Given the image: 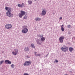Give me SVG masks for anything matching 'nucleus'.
Wrapping results in <instances>:
<instances>
[{
  "label": "nucleus",
  "mask_w": 75,
  "mask_h": 75,
  "mask_svg": "<svg viewBox=\"0 0 75 75\" xmlns=\"http://www.w3.org/2000/svg\"><path fill=\"white\" fill-rule=\"evenodd\" d=\"M24 3H22L21 5L20 4H18V7H21V8H22L24 6Z\"/></svg>",
  "instance_id": "obj_12"
},
{
  "label": "nucleus",
  "mask_w": 75,
  "mask_h": 75,
  "mask_svg": "<svg viewBox=\"0 0 75 75\" xmlns=\"http://www.w3.org/2000/svg\"><path fill=\"white\" fill-rule=\"evenodd\" d=\"M37 56H40V54H37Z\"/></svg>",
  "instance_id": "obj_24"
},
{
  "label": "nucleus",
  "mask_w": 75,
  "mask_h": 75,
  "mask_svg": "<svg viewBox=\"0 0 75 75\" xmlns=\"http://www.w3.org/2000/svg\"><path fill=\"white\" fill-rule=\"evenodd\" d=\"M38 44H39V45L41 44V43H39L38 42Z\"/></svg>",
  "instance_id": "obj_29"
},
{
  "label": "nucleus",
  "mask_w": 75,
  "mask_h": 75,
  "mask_svg": "<svg viewBox=\"0 0 75 75\" xmlns=\"http://www.w3.org/2000/svg\"><path fill=\"white\" fill-rule=\"evenodd\" d=\"M31 63L32 62H31V61H26L24 63V66H29L30 64H31Z\"/></svg>",
  "instance_id": "obj_5"
},
{
  "label": "nucleus",
  "mask_w": 75,
  "mask_h": 75,
  "mask_svg": "<svg viewBox=\"0 0 75 75\" xmlns=\"http://www.w3.org/2000/svg\"><path fill=\"white\" fill-rule=\"evenodd\" d=\"M27 28L26 26H23V28Z\"/></svg>",
  "instance_id": "obj_26"
},
{
  "label": "nucleus",
  "mask_w": 75,
  "mask_h": 75,
  "mask_svg": "<svg viewBox=\"0 0 75 75\" xmlns=\"http://www.w3.org/2000/svg\"><path fill=\"white\" fill-rule=\"evenodd\" d=\"M68 47H67L66 46H64L61 47L62 50L64 52H67L68 50Z\"/></svg>",
  "instance_id": "obj_2"
},
{
  "label": "nucleus",
  "mask_w": 75,
  "mask_h": 75,
  "mask_svg": "<svg viewBox=\"0 0 75 75\" xmlns=\"http://www.w3.org/2000/svg\"><path fill=\"white\" fill-rule=\"evenodd\" d=\"M5 9L6 11H8L6 13L7 16L9 17H13V14L11 13L12 9L11 8L6 7H5Z\"/></svg>",
  "instance_id": "obj_1"
},
{
  "label": "nucleus",
  "mask_w": 75,
  "mask_h": 75,
  "mask_svg": "<svg viewBox=\"0 0 75 75\" xmlns=\"http://www.w3.org/2000/svg\"><path fill=\"white\" fill-rule=\"evenodd\" d=\"M12 27V25L11 24H6V25H5V28L7 29H11Z\"/></svg>",
  "instance_id": "obj_4"
},
{
  "label": "nucleus",
  "mask_w": 75,
  "mask_h": 75,
  "mask_svg": "<svg viewBox=\"0 0 75 75\" xmlns=\"http://www.w3.org/2000/svg\"><path fill=\"white\" fill-rule=\"evenodd\" d=\"M41 19V18H35V20L36 21H40Z\"/></svg>",
  "instance_id": "obj_13"
},
{
  "label": "nucleus",
  "mask_w": 75,
  "mask_h": 75,
  "mask_svg": "<svg viewBox=\"0 0 75 75\" xmlns=\"http://www.w3.org/2000/svg\"><path fill=\"white\" fill-rule=\"evenodd\" d=\"M61 30L62 31H64L65 29H64V28L62 27V26H61Z\"/></svg>",
  "instance_id": "obj_17"
},
{
  "label": "nucleus",
  "mask_w": 75,
  "mask_h": 75,
  "mask_svg": "<svg viewBox=\"0 0 75 75\" xmlns=\"http://www.w3.org/2000/svg\"><path fill=\"white\" fill-rule=\"evenodd\" d=\"M55 61L57 62H58V61L57 60H55Z\"/></svg>",
  "instance_id": "obj_27"
},
{
  "label": "nucleus",
  "mask_w": 75,
  "mask_h": 75,
  "mask_svg": "<svg viewBox=\"0 0 75 75\" xmlns=\"http://www.w3.org/2000/svg\"><path fill=\"white\" fill-rule=\"evenodd\" d=\"M31 46L32 47H33L34 48L35 47V46H34V45H33V44H32Z\"/></svg>",
  "instance_id": "obj_20"
},
{
  "label": "nucleus",
  "mask_w": 75,
  "mask_h": 75,
  "mask_svg": "<svg viewBox=\"0 0 75 75\" xmlns=\"http://www.w3.org/2000/svg\"><path fill=\"white\" fill-rule=\"evenodd\" d=\"M26 57H29V56H26Z\"/></svg>",
  "instance_id": "obj_30"
},
{
  "label": "nucleus",
  "mask_w": 75,
  "mask_h": 75,
  "mask_svg": "<svg viewBox=\"0 0 75 75\" xmlns=\"http://www.w3.org/2000/svg\"><path fill=\"white\" fill-rule=\"evenodd\" d=\"M35 54L36 56H37L36 54L37 52H35Z\"/></svg>",
  "instance_id": "obj_25"
},
{
  "label": "nucleus",
  "mask_w": 75,
  "mask_h": 75,
  "mask_svg": "<svg viewBox=\"0 0 75 75\" xmlns=\"http://www.w3.org/2000/svg\"><path fill=\"white\" fill-rule=\"evenodd\" d=\"M4 62V61H3V60H2L1 61V62H0V64H1L2 63H3Z\"/></svg>",
  "instance_id": "obj_19"
},
{
  "label": "nucleus",
  "mask_w": 75,
  "mask_h": 75,
  "mask_svg": "<svg viewBox=\"0 0 75 75\" xmlns=\"http://www.w3.org/2000/svg\"><path fill=\"white\" fill-rule=\"evenodd\" d=\"M25 12L24 11H21V13H19L18 14V16L20 18H21L22 16L24 15Z\"/></svg>",
  "instance_id": "obj_3"
},
{
  "label": "nucleus",
  "mask_w": 75,
  "mask_h": 75,
  "mask_svg": "<svg viewBox=\"0 0 75 75\" xmlns=\"http://www.w3.org/2000/svg\"><path fill=\"white\" fill-rule=\"evenodd\" d=\"M28 3L29 4L31 5L32 3V2L31 1H28Z\"/></svg>",
  "instance_id": "obj_15"
},
{
  "label": "nucleus",
  "mask_w": 75,
  "mask_h": 75,
  "mask_svg": "<svg viewBox=\"0 0 75 75\" xmlns=\"http://www.w3.org/2000/svg\"><path fill=\"white\" fill-rule=\"evenodd\" d=\"M15 52L13 51L12 52V54L14 55H16L18 52V49H15Z\"/></svg>",
  "instance_id": "obj_8"
},
{
  "label": "nucleus",
  "mask_w": 75,
  "mask_h": 75,
  "mask_svg": "<svg viewBox=\"0 0 75 75\" xmlns=\"http://www.w3.org/2000/svg\"><path fill=\"white\" fill-rule=\"evenodd\" d=\"M43 35H42L41 36H40V38H41V40L42 41H44V40H45V38L44 37H43Z\"/></svg>",
  "instance_id": "obj_11"
},
{
  "label": "nucleus",
  "mask_w": 75,
  "mask_h": 75,
  "mask_svg": "<svg viewBox=\"0 0 75 75\" xmlns=\"http://www.w3.org/2000/svg\"><path fill=\"white\" fill-rule=\"evenodd\" d=\"M14 64H11V67L12 68H14Z\"/></svg>",
  "instance_id": "obj_21"
},
{
  "label": "nucleus",
  "mask_w": 75,
  "mask_h": 75,
  "mask_svg": "<svg viewBox=\"0 0 75 75\" xmlns=\"http://www.w3.org/2000/svg\"><path fill=\"white\" fill-rule=\"evenodd\" d=\"M27 15H25V16L23 18L24 19H27Z\"/></svg>",
  "instance_id": "obj_18"
},
{
  "label": "nucleus",
  "mask_w": 75,
  "mask_h": 75,
  "mask_svg": "<svg viewBox=\"0 0 75 75\" xmlns=\"http://www.w3.org/2000/svg\"><path fill=\"white\" fill-rule=\"evenodd\" d=\"M28 29L27 28H24V29L22 30V32L24 33H26L28 32Z\"/></svg>",
  "instance_id": "obj_7"
},
{
  "label": "nucleus",
  "mask_w": 75,
  "mask_h": 75,
  "mask_svg": "<svg viewBox=\"0 0 75 75\" xmlns=\"http://www.w3.org/2000/svg\"><path fill=\"white\" fill-rule=\"evenodd\" d=\"M23 75H29V74L28 73H25Z\"/></svg>",
  "instance_id": "obj_22"
},
{
  "label": "nucleus",
  "mask_w": 75,
  "mask_h": 75,
  "mask_svg": "<svg viewBox=\"0 0 75 75\" xmlns=\"http://www.w3.org/2000/svg\"><path fill=\"white\" fill-rule=\"evenodd\" d=\"M1 16V13H0V16Z\"/></svg>",
  "instance_id": "obj_33"
},
{
  "label": "nucleus",
  "mask_w": 75,
  "mask_h": 75,
  "mask_svg": "<svg viewBox=\"0 0 75 75\" xmlns=\"http://www.w3.org/2000/svg\"><path fill=\"white\" fill-rule=\"evenodd\" d=\"M69 50L70 52H72V50H73V49L72 47H69Z\"/></svg>",
  "instance_id": "obj_16"
},
{
  "label": "nucleus",
  "mask_w": 75,
  "mask_h": 75,
  "mask_svg": "<svg viewBox=\"0 0 75 75\" xmlns=\"http://www.w3.org/2000/svg\"><path fill=\"white\" fill-rule=\"evenodd\" d=\"M25 51H29V49L28 47H25Z\"/></svg>",
  "instance_id": "obj_14"
},
{
  "label": "nucleus",
  "mask_w": 75,
  "mask_h": 75,
  "mask_svg": "<svg viewBox=\"0 0 75 75\" xmlns=\"http://www.w3.org/2000/svg\"><path fill=\"white\" fill-rule=\"evenodd\" d=\"M5 63L6 64H11V62L9 61V60H5Z\"/></svg>",
  "instance_id": "obj_9"
},
{
  "label": "nucleus",
  "mask_w": 75,
  "mask_h": 75,
  "mask_svg": "<svg viewBox=\"0 0 75 75\" xmlns=\"http://www.w3.org/2000/svg\"><path fill=\"white\" fill-rule=\"evenodd\" d=\"M62 26H64V25H62Z\"/></svg>",
  "instance_id": "obj_32"
},
{
  "label": "nucleus",
  "mask_w": 75,
  "mask_h": 75,
  "mask_svg": "<svg viewBox=\"0 0 75 75\" xmlns=\"http://www.w3.org/2000/svg\"><path fill=\"white\" fill-rule=\"evenodd\" d=\"M45 14H46V11H45V9H44L42 11V15H45Z\"/></svg>",
  "instance_id": "obj_10"
},
{
  "label": "nucleus",
  "mask_w": 75,
  "mask_h": 75,
  "mask_svg": "<svg viewBox=\"0 0 75 75\" xmlns=\"http://www.w3.org/2000/svg\"><path fill=\"white\" fill-rule=\"evenodd\" d=\"M71 27V25H68L67 26V28H70Z\"/></svg>",
  "instance_id": "obj_23"
},
{
  "label": "nucleus",
  "mask_w": 75,
  "mask_h": 75,
  "mask_svg": "<svg viewBox=\"0 0 75 75\" xmlns=\"http://www.w3.org/2000/svg\"><path fill=\"white\" fill-rule=\"evenodd\" d=\"M64 38H65L64 36H61V37H60L59 38L60 42H61V43H63V40L64 39Z\"/></svg>",
  "instance_id": "obj_6"
},
{
  "label": "nucleus",
  "mask_w": 75,
  "mask_h": 75,
  "mask_svg": "<svg viewBox=\"0 0 75 75\" xmlns=\"http://www.w3.org/2000/svg\"><path fill=\"white\" fill-rule=\"evenodd\" d=\"M62 19V17H61L60 18H59V19Z\"/></svg>",
  "instance_id": "obj_28"
},
{
  "label": "nucleus",
  "mask_w": 75,
  "mask_h": 75,
  "mask_svg": "<svg viewBox=\"0 0 75 75\" xmlns=\"http://www.w3.org/2000/svg\"><path fill=\"white\" fill-rule=\"evenodd\" d=\"M64 75H68L67 74H64Z\"/></svg>",
  "instance_id": "obj_31"
}]
</instances>
